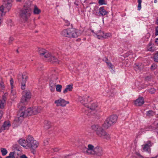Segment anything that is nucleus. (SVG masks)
Returning <instances> with one entry per match:
<instances>
[{
  "label": "nucleus",
  "mask_w": 158,
  "mask_h": 158,
  "mask_svg": "<svg viewBox=\"0 0 158 158\" xmlns=\"http://www.w3.org/2000/svg\"><path fill=\"white\" fill-rule=\"evenodd\" d=\"M7 1H6L3 3L2 5L0 7V11L2 13H6L11 8L12 4L11 3L13 2L9 0H7Z\"/></svg>",
  "instance_id": "10"
},
{
  "label": "nucleus",
  "mask_w": 158,
  "mask_h": 158,
  "mask_svg": "<svg viewBox=\"0 0 158 158\" xmlns=\"http://www.w3.org/2000/svg\"><path fill=\"white\" fill-rule=\"evenodd\" d=\"M155 113L152 110L148 111L147 112L146 115L148 117H151L154 115Z\"/></svg>",
  "instance_id": "29"
},
{
  "label": "nucleus",
  "mask_w": 158,
  "mask_h": 158,
  "mask_svg": "<svg viewBox=\"0 0 158 158\" xmlns=\"http://www.w3.org/2000/svg\"><path fill=\"white\" fill-rule=\"evenodd\" d=\"M59 151V149L57 148H50L48 150L49 152L53 153L55 152H57Z\"/></svg>",
  "instance_id": "28"
},
{
  "label": "nucleus",
  "mask_w": 158,
  "mask_h": 158,
  "mask_svg": "<svg viewBox=\"0 0 158 158\" xmlns=\"http://www.w3.org/2000/svg\"><path fill=\"white\" fill-rule=\"evenodd\" d=\"M155 92V90L154 88H151L149 90V92L151 94H153Z\"/></svg>",
  "instance_id": "48"
},
{
  "label": "nucleus",
  "mask_w": 158,
  "mask_h": 158,
  "mask_svg": "<svg viewBox=\"0 0 158 158\" xmlns=\"http://www.w3.org/2000/svg\"><path fill=\"white\" fill-rule=\"evenodd\" d=\"M89 96H85L83 97L79 96L78 97V101L83 105L87 104L88 102V98Z\"/></svg>",
  "instance_id": "19"
},
{
  "label": "nucleus",
  "mask_w": 158,
  "mask_h": 158,
  "mask_svg": "<svg viewBox=\"0 0 158 158\" xmlns=\"http://www.w3.org/2000/svg\"><path fill=\"white\" fill-rule=\"evenodd\" d=\"M136 154L139 158H144V157L141 156L139 153H136Z\"/></svg>",
  "instance_id": "52"
},
{
  "label": "nucleus",
  "mask_w": 158,
  "mask_h": 158,
  "mask_svg": "<svg viewBox=\"0 0 158 158\" xmlns=\"http://www.w3.org/2000/svg\"><path fill=\"white\" fill-rule=\"evenodd\" d=\"M27 77L26 73H24L22 75H19L18 76V80L20 83H26L27 81Z\"/></svg>",
  "instance_id": "17"
},
{
  "label": "nucleus",
  "mask_w": 158,
  "mask_h": 158,
  "mask_svg": "<svg viewBox=\"0 0 158 158\" xmlns=\"http://www.w3.org/2000/svg\"><path fill=\"white\" fill-rule=\"evenodd\" d=\"M106 63L107 64L108 66L109 67V68L112 69L113 68V65L110 62H109L106 61Z\"/></svg>",
  "instance_id": "41"
},
{
  "label": "nucleus",
  "mask_w": 158,
  "mask_h": 158,
  "mask_svg": "<svg viewBox=\"0 0 158 158\" xmlns=\"http://www.w3.org/2000/svg\"><path fill=\"white\" fill-rule=\"evenodd\" d=\"M155 35H158V26L156 28V32Z\"/></svg>",
  "instance_id": "51"
},
{
  "label": "nucleus",
  "mask_w": 158,
  "mask_h": 158,
  "mask_svg": "<svg viewBox=\"0 0 158 158\" xmlns=\"http://www.w3.org/2000/svg\"><path fill=\"white\" fill-rule=\"evenodd\" d=\"M85 106L87 107L88 110H87L88 111H89L90 113H88L86 111L85 113L88 115L90 116L91 114V110H95V109L98 107V105L96 103H92L90 106H88L86 105Z\"/></svg>",
  "instance_id": "15"
},
{
  "label": "nucleus",
  "mask_w": 158,
  "mask_h": 158,
  "mask_svg": "<svg viewBox=\"0 0 158 158\" xmlns=\"http://www.w3.org/2000/svg\"><path fill=\"white\" fill-rule=\"evenodd\" d=\"M58 77L57 75H52V77H51V80L50 81H54L55 82H56L57 79Z\"/></svg>",
  "instance_id": "35"
},
{
  "label": "nucleus",
  "mask_w": 158,
  "mask_h": 158,
  "mask_svg": "<svg viewBox=\"0 0 158 158\" xmlns=\"http://www.w3.org/2000/svg\"><path fill=\"white\" fill-rule=\"evenodd\" d=\"M107 93L109 94L110 95V96L111 97H112L114 96V94L115 92H114V91H112L110 92H107Z\"/></svg>",
  "instance_id": "42"
},
{
  "label": "nucleus",
  "mask_w": 158,
  "mask_h": 158,
  "mask_svg": "<svg viewBox=\"0 0 158 158\" xmlns=\"http://www.w3.org/2000/svg\"><path fill=\"white\" fill-rule=\"evenodd\" d=\"M16 1L17 2H22V0H16Z\"/></svg>",
  "instance_id": "57"
},
{
  "label": "nucleus",
  "mask_w": 158,
  "mask_h": 158,
  "mask_svg": "<svg viewBox=\"0 0 158 158\" xmlns=\"http://www.w3.org/2000/svg\"><path fill=\"white\" fill-rule=\"evenodd\" d=\"M147 49L148 51L151 52H154L156 50V47L152 41L150 42L147 46Z\"/></svg>",
  "instance_id": "18"
},
{
  "label": "nucleus",
  "mask_w": 158,
  "mask_h": 158,
  "mask_svg": "<svg viewBox=\"0 0 158 158\" xmlns=\"http://www.w3.org/2000/svg\"><path fill=\"white\" fill-rule=\"evenodd\" d=\"M41 12V10L38 8L36 6H34V13L35 14H39Z\"/></svg>",
  "instance_id": "27"
},
{
  "label": "nucleus",
  "mask_w": 158,
  "mask_h": 158,
  "mask_svg": "<svg viewBox=\"0 0 158 158\" xmlns=\"http://www.w3.org/2000/svg\"><path fill=\"white\" fill-rule=\"evenodd\" d=\"M157 66L156 64H153L151 66V69L152 70H154L156 68Z\"/></svg>",
  "instance_id": "47"
},
{
  "label": "nucleus",
  "mask_w": 158,
  "mask_h": 158,
  "mask_svg": "<svg viewBox=\"0 0 158 158\" xmlns=\"http://www.w3.org/2000/svg\"><path fill=\"white\" fill-rule=\"evenodd\" d=\"M156 158V157H152V158Z\"/></svg>",
  "instance_id": "60"
},
{
  "label": "nucleus",
  "mask_w": 158,
  "mask_h": 158,
  "mask_svg": "<svg viewBox=\"0 0 158 158\" xmlns=\"http://www.w3.org/2000/svg\"><path fill=\"white\" fill-rule=\"evenodd\" d=\"M2 14H0V22H1V20L2 19Z\"/></svg>",
  "instance_id": "58"
},
{
  "label": "nucleus",
  "mask_w": 158,
  "mask_h": 158,
  "mask_svg": "<svg viewBox=\"0 0 158 158\" xmlns=\"http://www.w3.org/2000/svg\"><path fill=\"white\" fill-rule=\"evenodd\" d=\"M150 36V35L149 33H148L147 35L145 36L144 40L145 41H147L148 40Z\"/></svg>",
  "instance_id": "44"
},
{
  "label": "nucleus",
  "mask_w": 158,
  "mask_h": 158,
  "mask_svg": "<svg viewBox=\"0 0 158 158\" xmlns=\"http://www.w3.org/2000/svg\"><path fill=\"white\" fill-rule=\"evenodd\" d=\"M99 11L100 14L102 16L105 15L108 13V12L104 9L103 7L99 8Z\"/></svg>",
  "instance_id": "24"
},
{
  "label": "nucleus",
  "mask_w": 158,
  "mask_h": 158,
  "mask_svg": "<svg viewBox=\"0 0 158 158\" xmlns=\"http://www.w3.org/2000/svg\"><path fill=\"white\" fill-rule=\"evenodd\" d=\"M11 125L9 121H6L4 122L2 125L0 127V133L5 130H8Z\"/></svg>",
  "instance_id": "16"
},
{
  "label": "nucleus",
  "mask_w": 158,
  "mask_h": 158,
  "mask_svg": "<svg viewBox=\"0 0 158 158\" xmlns=\"http://www.w3.org/2000/svg\"><path fill=\"white\" fill-rule=\"evenodd\" d=\"M31 97V94L30 91L28 90L23 91V96L21 102L19 103L20 105H25Z\"/></svg>",
  "instance_id": "8"
},
{
  "label": "nucleus",
  "mask_w": 158,
  "mask_h": 158,
  "mask_svg": "<svg viewBox=\"0 0 158 158\" xmlns=\"http://www.w3.org/2000/svg\"><path fill=\"white\" fill-rule=\"evenodd\" d=\"M44 127L46 129H48L50 128L51 126V123L50 121L46 120L44 121Z\"/></svg>",
  "instance_id": "25"
},
{
  "label": "nucleus",
  "mask_w": 158,
  "mask_h": 158,
  "mask_svg": "<svg viewBox=\"0 0 158 158\" xmlns=\"http://www.w3.org/2000/svg\"><path fill=\"white\" fill-rule=\"evenodd\" d=\"M155 42L158 44V38L156 39Z\"/></svg>",
  "instance_id": "59"
},
{
  "label": "nucleus",
  "mask_w": 158,
  "mask_h": 158,
  "mask_svg": "<svg viewBox=\"0 0 158 158\" xmlns=\"http://www.w3.org/2000/svg\"><path fill=\"white\" fill-rule=\"evenodd\" d=\"M44 145H48V141L47 140H45L44 141Z\"/></svg>",
  "instance_id": "55"
},
{
  "label": "nucleus",
  "mask_w": 158,
  "mask_h": 158,
  "mask_svg": "<svg viewBox=\"0 0 158 158\" xmlns=\"http://www.w3.org/2000/svg\"><path fill=\"white\" fill-rule=\"evenodd\" d=\"M137 2L138 3V10H141V2L142 0H137Z\"/></svg>",
  "instance_id": "37"
},
{
  "label": "nucleus",
  "mask_w": 158,
  "mask_h": 158,
  "mask_svg": "<svg viewBox=\"0 0 158 158\" xmlns=\"http://www.w3.org/2000/svg\"><path fill=\"white\" fill-rule=\"evenodd\" d=\"M142 66L141 64L136 65L134 67V69L136 71H139L142 69Z\"/></svg>",
  "instance_id": "26"
},
{
  "label": "nucleus",
  "mask_w": 158,
  "mask_h": 158,
  "mask_svg": "<svg viewBox=\"0 0 158 158\" xmlns=\"http://www.w3.org/2000/svg\"><path fill=\"white\" fill-rule=\"evenodd\" d=\"M62 86L58 84L56 85V91L59 92H61Z\"/></svg>",
  "instance_id": "33"
},
{
  "label": "nucleus",
  "mask_w": 158,
  "mask_h": 158,
  "mask_svg": "<svg viewBox=\"0 0 158 158\" xmlns=\"http://www.w3.org/2000/svg\"><path fill=\"white\" fill-rule=\"evenodd\" d=\"M8 94L6 93H5L2 96V100L4 102H5L7 99Z\"/></svg>",
  "instance_id": "38"
},
{
  "label": "nucleus",
  "mask_w": 158,
  "mask_h": 158,
  "mask_svg": "<svg viewBox=\"0 0 158 158\" xmlns=\"http://www.w3.org/2000/svg\"><path fill=\"white\" fill-rule=\"evenodd\" d=\"M18 142L21 145L26 149H35L38 147L39 143L31 135H28L26 140L20 139Z\"/></svg>",
  "instance_id": "1"
},
{
  "label": "nucleus",
  "mask_w": 158,
  "mask_h": 158,
  "mask_svg": "<svg viewBox=\"0 0 158 158\" xmlns=\"http://www.w3.org/2000/svg\"><path fill=\"white\" fill-rule=\"evenodd\" d=\"M61 34L63 36L68 37L75 38L77 36L76 30L73 28L64 30Z\"/></svg>",
  "instance_id": "5"
},
{
  "label": "nucleus",
  "mask_w": 158,
  "mask_h": 158,
  "mask_svg": "<svg viewBox=\"0 0 158 158\" xmlns=\"http://www.w3.org/2000/svg\"><path fill=\"white\" fill-rule=\"evenodd\" d=\"M20 158H27V157L25 155L23 154L20 156Z\"/></svg>",
  "instance_id": "53"
},
{
  "label": "nucleus",
  "mask_w": 158,
  "mask_h": 158,
  "mask_svg": "<svg viewBox=\"0 0 158 158\" xmlns=\"http://www.w3.org/2000/svg\"><path fill=\"white\" fill-rule=\"evenodd\" d=\"M91 129L94 131L96 135L102 139L108 140L110 139V136L100 126L94 124L91 127Z\"/></svg>",
  "instance_id": "3"
},
{
  "label": "nucleus",
  "mask_w": 158,
  "mask_h": 158,
  "mask_svg": "<svg viewBox=\"0 0 158 158\" xmlns=\"http://www.w3.org/2000/svg\"><path fill=\"white\" fill-rule=\"evenodd\" d=\"M73 86L72 84L67 85L65 89L63 90V93L66 94L68 91H71L73 88Z\"/></svg>",
  "instance_id": "23"
},
{
  "label": "nucleus",
  "mask_w": 158,
  "mask_h": 158,
  "mask_svg": "<svg viewBox=\"0 0 158 158\" xmlns=\"http://www.w3.org/2000/svg\"><path fill=\"white\" fill-rule=\"evenodd\" d=\"M18 106L19 109V110L18 114V120L20 121L22 120L23 118L27 116V115H26V111L25 110V106L23 104L20 105V104L19 103Z\"/></svg>",
  "instance_id": "7"
},
{
  "label": "nucleus",
  "mask_w": 158,
  "mask_h": 158,
  "mask_svg": "<svg viewBox=\"0 0 158 158\" xmlns=\"http://www.w3.org/2000/svg\"><path fill=\"white\" fill-rule=\"evenodd\" d=\"M14 154V152H10L9 156L6 157V158H15Z\"/></svg>",
  "instance_id": "36"
},
{
  "label": "nucleus",
  "mask_w": 158,
  "mask_h": 158,
  "mask_svg": "<svg viewBox=\"0 0 158 158\" xmlns=\"http://www.w3.org/2000/svg\"><path fill=\"white\" fill-rule=\"evenodd\" d=\"M10 85L11 86V89H13V86H14V85H13L14 81L12 78H11L10 79Z\"/></svg>",
  "instance_id": "45"
},
{
  "label": "nucleus",
  "mask_w": 158,
  "mask_h": 158,
  "mask_svg": "<svg viewBox=\"0 0 158 158\" xmlns=\"http://www.w3.org/2000/svg\"><path fill=\"white\" fill-rule=\"evenodd\" d=\"M118 117L116 115H111L109 118H107L105 122L104 126L105 128H108L114 123H115L117 120Z\"/></svg>",
  "instance_id": "6"
},
{
  "label": "nucleus",
  "mask_w": 158,
  "mask_h": 158,
  "mask_svg": "<svg viewBox=\"0 0 158 158\" xmlns=\"http://www.w3.org/2000/svg\"><path fill=\"white\" fill-rule=\"evenodd\" d=\"M1 151L3 156H5L7 153V151L6 148H1Z\"/></svg>",
  "instance_id": "31"
},
{
  "label": "nucleus",
  "mask_w": 158,
  "mask_h": 158,
  "mask_svg": "<svg viewBox=\"0 0 158 158\" xmlns=\"http://www.w3.org/2000/svg\"><path fill=\"white\" fill-rule=\"evenodd\" d=\"M83 152L87 155H92L100 156L103 154L102 148L99 146L94 147L92 144L88 145L87 148L85 147L83 150Z\"/></svg>",
  "instance_id": "2"
},
{
  "label": "nucleus",
  "mask_w": 158,
  "mask_h": 158,
  "mask_svg": "<svg viewBox=\"0 0 158 158\" xmlns=\"http://www.w3.org/2000/svg\"><path fill=\"white\" fill-rule=\"evenodd\" d=\"M98 3L101 5L106 4V2L105 0H99Z\"/></svg>",
  "instance_id": "39"
},
{
  "label": "nucleus",
  "mask_w": 158,
  "mask_h": 158,
  "mask_svg": "<svg viewBox=\"0 0 158 158\" xmlns=\"http://www.w3.org/2000/svg\"><path fill=\"white\" fill-rule=\"evenodd\" d=\"M42 110L41 107H35L28 108L26 110V114L27 116L36 114L40 113Z\"/></svg>",
  "instance_id": "9"
},
{
  "label": "nucleus",
  "mask_w": 158,
  "mask_h": 158,
  "mask_svg": "<svg viewBox=\"0 0 158 158\" xmlns=\"http://www.w3.org/2000/svg\"><path fill=\"white\" fill-rule=\"evenodd\" d=\"M56 82L54 81H50V89L51 92H53L55 90Z\"/></svg>",
  "instance_id": "22"
},
{
  "label": "nucleus",
  "mask_w": 158,
  "mask_h": 158,
  "mask_svg": "<svg viewBox=\"0 0 158 158\" xmlns=\"http://www.w3.org/2000/svg\"><path fill=\"white\" fill-rule=\"evenodd\" d=\"M38 52L39 55L42 57H44L46 59L47 56H49L50 54L49 52L47 50L43 48H39L38 49Z\"/></svg>",
  "instance_id": "14"
},
{
  "label": "nucleus",
  "mask_w": 158,
  "mask_h": 158,
  "mask_svg": "<svg viewBox=\"0 0 158 158\" xmlns=\"http://www.w3.org/2000/svg\"><path fill=\"white\" fill-rule=\"evenodd\" d=\"M14 40V38L12 37H10L9 38V44H11L12 42Z\"/></svg>",
  "instance_id": "49"
},
{
  "label": "nucleus",
  "mask_w": 158,
  "mask_h": 158,
  "mask_svg": "<svg viewBox=\"0 0 158 158\" xmlns=\"http://www.w3.org/2000/svg\"><path fill=\"white\" fill-rule=\"evenodd\" d=\"M153 58L154 61L158 62V52L154 54Z\"/></svg>",
  "instance_id": "32"
},
{
  "label": "nucleus",
  "mask_w": 158,
  "mask_h": 158,
  "mask_svg": "<svg viewBox=\"0 0 158 158\" xmlns=\"http://www.w3.org/2000/svg\"><path fill=\"white\" fill-rule=\"evenodd\" d=\"M144 102L143 97H141L137 99L135 102V104L136 106H141L143 104Z\"/></svg>",
  "instance_id": "21"
},
{
  "label": "nucleus",
  "mask_w": 158,
  "mask_h": 158,
  "mask_svg": "<svg viewBox=\"0 0 158 158\" xmlns=\"http://www.w3.org/2000/svg\"><path fill=\"white\" fill-rule=\"evenodd\" d=\"M90 30L92 33L95 34L98 39L103 38L104 33L100 30L99 27H96L94 28V30L90 29Z\"/></svg>",
  "instance_id": "12"
},
{
  "label": "nucleus",
  "mask_w": 158,
  "mask_h": 158,
  "mask_svg": "<svg viewBox=\"0 0 158 158\" xmlns=\"http://www.w3.org/2000/svg\"><path fill=\"white\" fill-rule=\"evenodd\" d=\"M31 12V10L30 8L24 6L20 11L19 17L21 19L26 21L30 17Z\"/></svg>",
  "instance_id": "4"
},
{
  "label": "nucleus",
  "mask_w": 158,
  "mask_h": 158,
  "mask_svg": "<svg viewBox=\"0 0 158 158\" xmlns=\"http://www.w3.org/2000/svg\"><path fill=\"white\" fill-rule=\"evenodd\" d=\"M111 36L112 35L111 33H106L105 34L104 33L103 38L107 39L111 37Z\"/></svg>",
  "instance_id": "34"
},
{
  "label": "nucleus",
  "mask_w": 158,
  "mask_h": 158,
  "mask_svg": "<svg viewBox=\"0 0 158 158\" xmlns=\"http://www.w3.org/2000/svg\"><path fill=\"white\" fill-rule=\"evenodd\" d=\"M69 102L68 101H66L64 99L60 98L57 100L55 101V103L56 104L57 106H61L62 107L65 106Z\"/></svg>",
  "instance_id": "13"
},
{
  "label": "nucleus",
  "mask_w": 158,
  "mask_h": 158,
  "mask_svg": "<svg viewBox=\"0 0 158 158\" xmlns=\"http://www.w3.org/2000/svg\"><path fill=\"white\" fill-rule=\"evenodd\" d=\"M156 24L158 25V17L157 18L156 21Z\"/></svg>",
  "instance_id": "56"
},
{
  "label": "nucleus",
  "mask_w": 158,
  "mask_h": 158,
  "mask_svg": "<svg viewBox=\"0 0 158 158\" xmlns=\"http://www.w3.org/2000/svg\"><path fill=\"white\" fill-rule=\"evenodd\" d=\"M55 54L53 52H50L49 53L50 55L47 56L45 59L51 63L59 64L60 61L58 60Z\"/></svg>",
  "instance_id": "11"
},
{
  "label": "nucleus",
  "mask_w": 158,
  "mask_h": 158,
  "mask_svg": "<svg viewBox=\"0 0 158 158\" xmlns=\"http://www.w3.org/2000/svg\"><path fill=\"white\" fill-rule=\"evenodd\" d=\"M3 114V112L2 110H0V120L1 119Z\"/></svg>",
  "instance_id": "54"
},
{
  "label": "nucleus",
  "mask_w": 158,
  "mask_h": 158,
  "mask_svg": "<svg viewBox=\"0 0 158 158\" xmlns=\"http://www.w3.org/2000/svg\"><path fill=\"white\" fill-rule=\"evenodd\" d=\"M5 102L3 101L0 100V108L1 109H3L4 108V103Z\"/></svg>",
  "instance_id": "40"
},
{
  "label": "nucleus",
  "mask_w": 158,
  "mask_h": 158,
  "mask_svg": "<svg viewBox=\"0 0 158 158\" xmlns=\"http://www.w3.org/2000/svg\"><path fill=\"white\" fill-rule=\"evenodd\" d=\"M22 84L21 88L22 89H25V83H21Z\"/></svg>",
  "instance_id": "50"
},
{
  "label": "nucleus",
  "mask_w": 158,
  "mask_h": 158,
  "mask_svg": "<svg viewBox=\"0 0 158 158\" xmlns=\"http://www.w3.org/2000/svg\"><path fill=\"white\" fill-rule=\"evenodd\" d=\"M16 92L13 89H11V96H14V97H15L16 95Z\"/></svg>",
  "instance_id": "43"
},
{
  "label": "nucleus",
  "mask_w": 158,
  "mask_h": 158,
  "mask_svg": "<svg viewBox=\"0 0 158 158\" xmlns=\"http://www.w3.org/2000/svg\"><path fill=\"white\" fill-rule=\"evenodd\" d=\"M151 146V143L150 142H149L148 143L143 145H142V148L143 151H147L150 152V147Z\"/></svg>",
  "instance_id": "20"
},
{
  "label": "nucleus",
  "mask_w": 158,
  "mask_h": 158,
  "mask_svg": "<svg viewBox=\"0 0 158 158\" xmlns=\"http://www.w3.org/2000/svg\"><path fill=\"white\" fill-rule=\"evenodd\" d=\"M0 87L1 89H4L5 87L4 84L3 82H0Z\"/></svg>",
  "instance_id": "46"
},
{
  "label": "nucleus",
  "mask_w": 158,
  "mask_h": 158,
  "mask_svg": "<svg viewBox=\"0 0 158 158\" xmlns=\"http://www.w3.org/2000/svg\"><path fill=\"white\" fill-rule=\"evenodd\" d=\"M13 148L14 149L18 151H20L21 150V148L19 145L16 144L13 145Z\"/></svg>",
  "instance_id": "30"
}]
</instances>
